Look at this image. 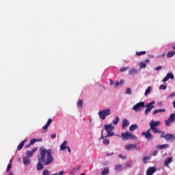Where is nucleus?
<instances>
[{
  "label": "nucleus",
  "mask_w": 175,
  "mask_h": 175,
  "mask_svg": "<svg viewBox=\"0 0 175 175\" xmlns=\"http://www.w3.org/2000/svg\"><path fill=\"white\" fill-rule=\"evenodd\" d=\"M158 152H159V150H154L152 152V157H157V155H158Z\"/></svg>",
  "instance_id": "79ce46f5"
},
{
  "label": "nucleus",
  "mask_w": 175,
  "mask_h": 175,
  "mask_svg": "<svg viewBox=\"0 0 175 175\" xmlns=\"http://www.w3.org/2000/svg\"><path fill=\"white\" fill-rule=\"evenodd\" d=\"M110 109H106L98 111L99 118L100 120H106V117L110 116Z\"/></svg>",
  "instance_id": "39448f33"
},
{
  "label": "nucleus",
  "mask_w": 175,
  "mask_h": 175,
  "mask_svg": "<svg viewBox=\"0 0 175 175\" xmlns=\"http://www.w3.org/2000/svg\"><path fill=\"white\" fill-rule=\"evenodd\" d=\"M120 122V118H118V116H116L115 120L113 122V125H117V124H118V122Z\"/></svg>",
  "instance_id": "7c9ffc66"
},
{
  "label": "nucleus",
  "mask_w": 175,
  "mask_h": 175,
  "mask_svg": "<svg viewBox=\"0 0 175 175\" xmlns=\"http://www.w3.org/2000/svg\"><path fill=\"white\" fill-rule=\"evenodd\" d=\"M165 55H166V54L163 53V54L161 55L160 57H162L163 58H165Z\"/></svg>",
  "instance_id": "4d7b16f0"
},
{
  "label": "nucleus",
  "mask_w": 175,
  "mask_h": 175,
  "mask_svg": "<svg viewBox=\"0 0 175 175\" xmlns=\"http://www.w3.org/2000/svg\"><path fill=\"white\" fill-rule=\"evenodd\" d=\"M164 138L167 142L175 140V136L173 134L167 133L163 135H160V139Z\"/></svg>",
  "instance_id": "1a4fd4ad"
},
{
  "label": "nucleus",
  "mask_w": 175,
  "mask_h": 175,
  "mask_svg": "<svg viewBox=\"0 0 175 175\" xmlns=\"http://www.w3.org/2000/svg\"><path fill=\"white\" fill-rule=\"evenodd\" d=\"M25 142H27V139H25L21 142V144L18 146L17 150L20 151V150H22L23 147H24V144H25Z\"/></svg>",
  "instance_id": "412c9836"
},
{
  "label": "nucleus",
  "mask_w": 175,
  "mask_h": 175,
  "mask_svg": "<svg viewBox=\"0 0 175 175\" xmlns=\"http://www.w3.org/2000/svg\"><path fill=\"white\" fill-rule=\"evenodd\" d=\"M55 175H64V171H60L59 173L54 174Z\"/></svg>",
  "instance_id": "49530a36"
},
{
  "label": "nucleus",
  "mask_w": 175,
  "mask_h": 175,
  "mask_svg": "<svg viewBox=\"0 0 175 175\" xmlns=\"http://www.w3.org/2000/svg\"><path fill=\"white\" fill-rule=\"evenodd\" d=\"M150 92H151V86H148V88L146 90L145 96H147V95H148V94H150Z\"/></svg>",
  "instance_id": "c85d7f7f"
},
{
  "label": "nucleus",
  "mask_w": 175,
  "mask_h": 175,
  "mask_svg": "<svg viewBox=\"0 0 175 175\" xmlns=\"http://www.w3.org/2000/svg\"><path fill=\"white\" fill-rule=\"evenodd\" d=\"M38 142H42V138L38 139Z\"/></svg>",
  "instance_id": "69168bd1"
},
{
  "label": "nucleus",
  "mask_w": 175,
  "mask_h": 175,
  "mask_svg": "<svg viewBox=\"0 0 175 175\" xmlns=\"http://www.w3.org/2000/svg\"><path fill=\"white\" fill-rule=\"evenodd\" d=\"M42 175H50V171H49L48 170H44L42 172Z\"/></svg>",
  "instance_id": "c9c22d12"
},
{
  "label": "nucleus",
  "mask_w": 175,
  "mask_h": 175,
  "mask_svg": "<svg viewBox=\"0 0 175 175\" xmlns=\"http://www.w3.org/2000/svg\"><path fill=\"white\" fill-rule=\"evenodd\" d=\"M83 105H84V101L83 100H79L77 103V106L79 109H81V107H83Z\"/></svg>",
  "instance_id": "5701e85b"
},
{
  "label": "nucleus",
  "mask_w": 175,
  "mask_h": 175,
  "mask_svg": "<svg viewBox=\"0 0 175 175\" xmlns=\"http://www.w3.org/2000/svg\"><path fill=\"white\" fill-rule=\"evenodd\" d=\"M122 83H124V80H121V81L119 82V84H122Z\"/></svg>",
  "instance_id": "680f3d73"
},
{
  "label": "nucleus",
  "mask_w": 175,
  "mask_h": 175,
  "mask_svg": "<svg viewBox=\"0 0 175 175\" xmlns=\"http://www.w3.org/2000/svg\"><path fill=\"white\" fill-rule=\"evenodd\" d=\"M66 148H67L68 151L70 153L72 152V150H70V147L67 146Z\"/></svg>",
  "instance_id": "603ef678"
},
{
  "label": "nucleus",
  "mask_w": 175,
  "mask_h": 175,
  "mask_svg": "<svg viewBox=\"0 0 175 175\" xmlns=\"http://www.w3.org/2000/svg\"><path fill=\"white\" fill-rule=\"evenodd\" d=\"M128 70V67H123L120 69V72H126Z\"/></svg>",
  "instance_id": "58836bf2"
},
{
  "label": "nucleus",
  "mask_w": 175,
  "mask_h": 175,
  "mask_svg": "<svg viewBox=\"0 0 175 175\" xmlns=\"http://www.w3.org/2000/svg\"><path fill=\"white\" fill-rule=\"evenodd\" d=\"M153 105H155V101H152L150 103H148L146 105V109L145 110V116H148L151 110L155 107Z\"/></svg>",
  "instance_id": "0eeeda50"
},
{
  "label": "nucleus",
  "mask_w": 175,
  "mask_h": 175,
  "mask_svg": "<svg viewBox=\"0 0 175 175\" xmlns=\"http://www.w3.org/2000/svg\"><path fill=\"white\" fill-rule=\"evenodd\" d=\"M136 129H137V124H132L129 127V131H131V132H133V131H136Z\"/></svg>",
  "instance_id": "b1692460"
},
{
  "label": "nucleus",
  "mask_w": 175,
  "mask_h": 175,
  "mask_svg": "<svg viewBox=\"0 0 175 175\" xmlns=\"http://www.w3.org/2000/svg\"><path fill=\"white\" fill-rule=\"evenodd\" d=\"M121 137L122 140H135V139H137V137L132 134V133L128 131H126L125 133H122Z\"/></svg>",
  "instance_id": "20e7f679"
},
{
  "label": "nucleus",
  "mask_w": 175,
  "mask_h": 175,
  "mask_svg": "<svg viewBox=\"0 0 175 175\" xmlns=\"http://www.w3.org/2000/svg\"><path fill=\"white\" fill-rule=\"evenodd\" d=\"M124 167L121 164H118L115 166L116 172H122Z\"/></svg>",
  "instance_id": "4468645a"
},
{
  "label": "nucleus",
  "mask_w": 175,
  "mask_h": 175,
  "mask_svg": "<svg viewBox=\"0 0 175 175\" xmlns=\"http://www.w3.org/2000/svg\"><path fill=\"white\" fill-rule=\"evenodd\" d=\"M80 175H85V174H84V173H82V174H81Z\"/></svg>",
  "instance_id": "774afa93"
},
{
  "label": "nucleus",
  "mask_w": 175,
  "mask_h": 175,
  "mask_svg": "<svg viewBox=\"0 0 175 175\" xmlns=\"http://www.w3.org/2000/svg\"><path fill=\"white\" fill-rule=\"evenodd\" d=\"M103 144H105V146H107L108 144H110V140L107 139H105L103 141Z\"/></svg>",
  "instance_id": "72a5a7b5"
},
{
  "label": "nucleus",
  "mask_w": 175,
  "mask_h": 175,
  "mask_svg": "<svg viewBox=\"0 0 175 175\" xmlns=\"http://www.w3.org/2000/svg\"><path fill=\"white\" fill-rule=\"evenodd\" d=\"M167 76L168 79H171V80H173V79H174V75H173V73H172V72L167 73Z\"/></svg>",
  "instance_id": "473e14b6"
},
{
  "label": "nucleus",
  "mask_w": 175,
  "mask_h": 175,
  "mask_svg": "<svg viewBox=\"0 0 175 175\" xmlns=\"http://www.w3.org/2000/svg\"><path fill=\"white\" fill-rule=\"evenodd\" d=\"M149 125L150 128V131L153 132V133H162V131H161L159 129H158V126L161 125V122L159 121H154L152 120L150 122Z\"/></svg>",
  "instance_id": "7ed1b4c3"
},
{
  "label": "nucleus",
  "mask_w": 175,
  "mask_h": 175,
  "mask_svg": "<svg viewBox=\"0 0 175 175\" xmlns=\"http://www.w3.org/2000/svg\"><path fill=\"white\" fill-rule=\"evenodd\" d=\"M66 146H68V141L66 140L60 146V150H62V151L66 150V147H68Z\"/></svg>",
  "instance_id": "f3484780"
},
{
  "label": "nucleus",
  "mask_w": 175,
  "mask_h": 175,
  "mask_svg": "<svg viewBox=\"0 0 175 175\" xmlns=\"http://www.w3.org/2000/svg\"><path fill=\"white\" fill-rule=\"evenodd\" d=\"M146 66H147V64H146V63H144V62L139 63V67L141 69H145Z\"/></svg>",
  "instance_id": "2f4dec72"
},
{
  "label": "nucleus",
  "mask_w": 175,
  "mask_h": 175,
  "mask_svg": "<svg viewBox=\"0 0 175 175\" xmlns=\"http://www.w3.org/2000/svg\"><path fill=\"white\" fill-rule=\"evenodd\" d=\"M175 114L172 113L167 120H165L166 126H170V122H174Z\"/></svg>",
  "instance_id": "9b49d317"
},
{
  "label": "nucleus",
  "mask_w": 175,
  "mask_h": 175,
  "mask_svg": "<svg viewBox=\"0 0 175 175\" xmlns=\"http://www.w3.org/2000/svg\"><path fill=\"white\" fill-rule=\"evenodd\" d=\"M169 148V144H163V145H158L156 146V148H157V150H163V148Z\"/></svg>",
  "instance_id": "a211bd4d"
},
{
  "label": "nucleus",
  "mask_w": 175,
  "mask_h": 175,
  "mask_svg": "<svg viewBox=\"0 0 175 175\" xmlns=\"http://www.w3.org/2000/svg\"><path fill=\"white\" fill-rule=\"evenodd\" d=\"M137 73V71L135 70L134 68L129 70V74L130 75H136Z\"/></svg>",
  "instance_id": "c756f323"
},
{
  "label": "nucleus",
  "mask_w": 175,
  "mask_h": 175,
  "mask_svg": "<svg viewBox=\"0 0 175 175\" xmlns=\"http://www.w3.org/2000/svg\"><path fill=\"white\" fill-rule=\"evenodd\" d=\"M126 126H129V121L126 119L122 120V129H125Z\"/></svg>",
  "instance_id": "2eb2a0df"
},
{
  "label": "nucleus",
  "mask_w": 175,
  "mask_h": 175,
  "mask_svg": "<svg viewBox=\"0 0 175 175\" xmlns=\"http://www.w3.org/2000/svg\"><path fill=\"white\" fill-rule=\"evenodd\" d=\"M81 167V165H80L79 167L74 168L73 171L74 172H77V170H79Z\"/></svg>",
  "instance_id": "8fccbe9b"
},
{
  "label": "nucleus",
  "mask_w": 175,
  "mask_h": 175,
  "mask_svg": "<svg viewBox=\"0 0 175 175\" xmlns=\"http://www.w3.org/2000/svg\"><path fill=\"white\" fill-rule=\"evenodd\" d=\"M172 48L174 49V50H175V45H174Z\"/></svg>",
  "instance_id": "338daca9"
},
{
  "label": "nucleus",
  "mask_w": 175,
  "mask_h": 175,
  "mask_svg": "<svg viewBox=\"0 0 175 175\" xmlns=\"http://www.w3.org/2000/svg\"><path fill=\"white\" fill-rule=\"evenodd\" d=\"M40 154L38 157V162L44 163V166H47L53 163L54 157L51 154V150H46L44 148H40Z\"/></svg>",
  "instance_id": "f257e3e1"
},
{
  "label": "nucleus",
  "mask_w": 175,
  "mask_h": 175,
  "mask_svg": "<svg viewBox=\"0 0 175 175\" xmlns=\"http://www.w3.org/2000/svg\"><path fill=\"white\" fill-rule=\"evenodd\" d=\"M44 167L43 166V163L41 161H38L36 167L37 170L38 171L43 170Z\"/></svg>",
  "instance_id": "6ab92c4d"
},
{
  "label": "nucleus",
  "mask_w": 175,
  "mask_h": 175,
  "mask_svg": "<svg viewBox=\"0 0 175 175\" xmlns=\"http://www.w3.org/2000/svg\"><path fill=\"white\" fill-rule=\"evenodd\" d=\"M51 122H53V120H51V118H49L47 121L46 125L49 126Z\"/></svg>",
  "instance_id": "c03bdc74"
},
{
  "label": "nucleus",
  "mask_w": 175,
  "mask_h": 175,
  "mask_svg": "<svg viewBox=\"0 0 175 175\" xmlns=\"http://www.w3.org/2000/svg\"><path fill=\"white\" fill-rule=\"evenodd\" d=\"M167 80H169V77H167V75H166V77H165V78L163 79V82L166 83Z\"/></svg>",
  "instance_id": "37998d69"
},
{
  "label": "nucleus",
  "mask_w": 175,
  "mask_h": 175,
  "mask_svg": "<svg viewBox=\"0 0 175 175\" xmlns=\"http://www.w3.org/2000/svg\"><path fill=\"white\" fill-rule=\"evenodd\" d=\"M173 106H174V107L175 109V100L173 102Z\"/></svg>",
  "instance_id": "0e129e2a"
},
{
  "label": "nucleus",
  "mask_w": 175,
  "mask_h": 175,
  "mask_svg": "<svg viewBox=\"0 0 175 175\" xmlns=\"http://www.w3.org/2000/svg\"><path fill=\"white\" fill-rule=\"evenodd\" d=\"M155 69L156 70H161V69H162V66H158Z\"/></svg>",
  "instance_id": "09e8293b"
},
{
  "label": "nucleus",
  "mask_w": 175,
  "mask_h": 175,
  "mask_svg": "<svg viewBox=\"0 0 175 175\" xmlns=\"http://www.w3.org/2000/svg\"><path fill=\"white\" fill-rule=\"evenodd\" d=\"M119 158H122V159H125V157H122V154H119Z\"/></svg>",
  "instance_id": "6e6d98bb"
},
{
  "label": "nucleus",
  "mask_w": 175,
  "mask_h": 175,
  "mask_svg": "<svg viewBox=\"0 0 175 175\" xmlns=\"http://www.w3.org/2000/svg\"><path fill=\"white\" fill-rule=\"evenodd\" d=\"M151 129H148L147 130L146 132H142V136H145V138L150 140H152V139L154 138V135H152V134H151Z\"/></svg>",
  "instance_id": "9d476101"
},
{
  "label": "nucleus",
  "mask_w": 175,
  "mask_h": 175,
  "mask_svg": "<svg viewBox=\"0 0 175 175\" xmlns=\"http://www.w3.org/2000/svg\"><path fill=\"white\" fill-rule=\"evenodd\" d=\"M37 142H38V139L33 138V139H31V141H30V144H31V146H33V144L34 143H36Z\"/></svg>",
  "instance_id": "e433bc0d"
},
{
  "label": "nucleus",
  "mask_w": 175,
  "mask_h": 175,
  "mask_svg": "<svg viewBox=\"0 0 175 175\" xmlns=\"http://www.w3.org/2000/svg\"><path fill=\"white\" fill-rule=\"evenodd\" d=\"M160 90H166V88H167V85H161L160 87H159Z\"/></svg>",
  "instance_id": "ea45409f"
},
{
  "label": "nucleus",
  "mask_w": 175,
  "mask_h": 175,
  "mask_svg": "<svg viewBox=\"0 0 175 175\" xmlns=\"http://www.w3.org/2000/svg\"><path fill=\"white\" fill-rule=\"evenodd\" d=\"M118 85H120V82H118V81H116L114 83V88H118Z\"/></svg>",
  "instance_id": "4c0bfd02"
},
{
  "label": "nucleus",
  "mask_w": 175,
  "mask_h": 175,
  "mask_svg": "<svg viewBox=\"0 0 175 175\" xmlns=\"http://www.w3.org/2000/svg\"><path fill=\"white\" fill-rule=\"evenodd\" d=\"M136 55H137L138 57H139L140 55H143L144 54H147V52H146V51H137L136 52Z\"/></svg>",
  "instance_id": "cd10ccee"
},
{
  "label": "nucleus",
  "mask_w": 175,
  "mask_h": 175,
  "mask_svg": "<svg viewBox=\"0 0 175 175\" xmlns=\"http://www.w3.org/2000/svg\"><path fill=\"white\" fill-rule=\"evenodd\" d=\"M126 94H132V90H131V88H128L126 90Z\"/></svg>",
  "instance_id": "a19ab883"
},
{
  "label": "nucleus",
  "mask_w": 175,
  "mask_h": 175,
  "mask_svg": "<svg viewBox=\"0 0 175 175\" xmlns=\"http://www.w3.org/2000/svg\"><path fill=\"white\" fill-rule=\"evenodd\" d=\"M104 128L107 133V135L104 136L103 135V129L101 131V135L100 139H105L106 137H110L111 136H114V133H113V131H114V126L111 125V124H105L104 126Z\"/></svg>",
  "instance_id": "f03ea898"
},
{
  "label": "nucleus",
  "mask_w": 175,
  "mask_h": 175,
  "mask_svg": "<svg viewBox=\"0 0 175 175\" xmlns=\"http://www.w3.org/2000/svg\"><path fill=\"white\" fill-rule=\"evenodd\" d=\"M151 159V157H148V156H146L142 159V161L144 162V163H147L148 161H150Z\"/></svg>",
  "instance_id": "bb28decb"
},
{
  "label": "nucleus",
  "mask_w": 175,
  "mask_h": 175,
  "mask_svg": "<svg viewBox=\"0 0 175 175\" xmlns=\"http://www.w3.org/2000/svg\"><path fill=\"white\" fill-rule=\"evenodd\" d=\"M166 110L165 109H156L153 111V116L157 114V113H165Z\"/></svg>",
  "instance_id": "4be33fe9"
},
{
  "label": "nucleus",
  "mask_w": 175,
  "mask_h": 175,
  "mask_svg": "<svg viewBox=\"0 0 175 175\" xmlns=\"http://www.w3.org/2000/svg\"><path fill=\"white\" fill-rule=\"evenodd\" d=\"M31 146H32V144H31V142L28 144V145H27L25 147H26V148H29V147H31Z\"/></svg>",
  "instance_id": "5fc2aeb1"
},
{
  "label": "nucleus",
  "mask_w": 175,
  "mask_h": 175,
  "mask_svg": "<svg viewBox=\"0 0 175 175\" xmlns=\"http://www.w3.org/2000/svg\"><path fill=\"white\" fill-rule=\"evenodd\" d=\"M8 175H14V174H13V172L11 171Z\"/></svg>",
  "instance_id": "13d9d810"
},
{
  "label": "nucleus",
  "mask_w": 175,
  "mask_h": 175,
  "mask_svg": "<svg viewBox=\"0 0 175 175\" xmlns=\"http://www.w3.org/2000/svg\"><path fill=\"white\" fill-rule=\"evenodd\" d=\"M142 107H146V105L144 104V102L141 101L137 104H135L133 107L132 109L135 111H141Z\"/></svg>",
  "instance_id": "6e6552de"
},
{
  "label": "nucleus",
  "mask_w": 175,
  "mask_h": 175,
  "mask_svg": "<svg viewBox=\"0 0 175 175\" xmlns=\"http://www.w3.org/2000/svg\"><path fill=\"white\" fill-rule=\"evenodd\" d=\"M109 173V170L108 167H105L103 172H101L102 175H107Z\"/></svg>",
  "instance_id": "a878e982"
},
{
  "label": "nucleus",
  "mask_w": 175,
  "mask_h": 175,
  "mask_svg": "<svg viewBox=\"0 0 175 175\" xmlns=\"http://www.w3.org/2000/svg\"><path fill=\"white\" fill-rule=\"evenodd\" d=\"M174 55H175V51H170L167 54V58H172V57H174Z\"/></svg>",
  "instance_id": "393cba45"
},
{
  "label": "nucleus",
  "mask_w": 175,
  "mask_h": 175,
  "mask_svg": "<svg viewBox=\"0 0 175 175\" xmlns=\"http://www.w3.org/2000/svg\"><path fill=\"white\" fill-rule=\"evenodd\" d=\"M109 81H110V85H113V84H114V81H113V80H111V79H110L109 80Z\"/></svg>",
  "instance_id": "864d4df0"
},
{
  "label": "nucleus",
  "mask_w": 175,
  "mask_h": 175,
  "mask_svg": "<svg viewBox=\"0 0 175 175\" xmlns=\"http://www.w3.org/2000/svg\"><path fill=\"white\" fill-rule=\"evenodd\" d=\"M125 167H131V164L128 162L125 163Z\"/></svg>",
  "instance_id": "de8ad7c7"
},
{
  "label": "nucleus",
  "mask_w": 175,
  "mask_h": 175,
  "mask_svg": "<svg viewBox=\"0 0 175 175\" xmlns=\"http://www.w3.org/2000/svg\"><path fill=\"white\" fill-rule=\"evenodd\" d=\"M37 150H38V148H34L33 149L31 150V151L27 150L26 152V157H30V158H32V157H33V154L36 152Z\"/></svg>",
  "instance_id": "ddd939ff"
},
{
  "label": "nucleus",
  "mask_w": 175,
  "mask_h": 175,
  "mask_svg": "<svg viewBox=\"0 0 175 175\" xmlns=\"http://www.w3.org/2000/svg\"><path fill=\"white\" fill-rule=\"evenodd\" d=\"M161 136H165V131H163Z\"/></svg>",
  "instance_id": "052dcab7"
},
{
  "label": "nucleus",
  "mask_w": 175,
  "mask_h": 175,
  "mask_svg": "<svg viewBox=\"0 0 175 175\" xmlns=\"http://www.w3.org/2000/svg\"><path fill=\"white\" fill-rule=\"evenodd\" d=\"M157 172V168L154 167H150L146 171V175H153Z\"/></svg>",
  "instance_id": "f8f14e48"
},
{
  "label": "nucleus",
  "mask_w": 175,
  "mask_h": 175,
  "mask_svg": "<svg viewBox=\"0 0 175 175\" xmlns=\"http://www.w3.org/2000/svg\"><path fill=\"white\" fill-rule=\"evenodd\" d=\"M173 161V157H168L165 160L164 166H169V163H170Z\"/></svg>",
  "instance_id": "aec40b11"
},
{
  "label": "nucleus",
  "mask_w": 175,
  "mask_h": 175,
  "mask_svg": "<svg viewBox=\"0 0 175 175\" xmlns=\"http://www.w3.org/2000/svg\"><path fill=\"white\" fill-rule=\"evenodd\" d=\"M170 96H175V94L174 93H172V94H171L170 95Z\"/></svg>",
  "instance_id": "bf43d9fd"
},
{
  "label": "nucleus",
  "mask_w": 175,
  "mask_h": 175,
  "mask_svg": "<svg viewBox=\"0 0 175 175\" xmlns=\"http://www.w3.org/2000/svg\"><path fill=\"white\" fill-rule=\"evenodd\" d=\"M145 62L147 63V62H150V59H147L145 60Z\"/></svg>",
  "instance_id": "e2e57ef3"
},
{
  "label": "nucleus",
  "mask_w": 175,
  "mask_h": 175,
  "mask_svg": "<svg viewBox=\"0 0 175 175\" xmlns=\"http://www.w3.org/2000/svg\"><path fill=\"white\" fill-rule=\"evenodd\" d=\"M51 139H55V137H57V135L55 133L51 134Z\"/></svg>",
  "instance_id": "a18cd8bd"
},
{
  "label": "nucleus",
  "mask_w": 175,
  "mask_h": 175,
  "mask_svg": "<svg viewBox=\"0 0 175 175\" xmlns=\"http://www.w3.org/2000/svg\"><path fill=\"white\" fill-rule=\"evenodd\" d=\"M126 150L127 151H131V150H135V151H138V150H140V146H139L138 143L136 144H130L125 146Z\"/></svg>",
  "instance_id": "423d86ee"
},
{
  "label": "nucleus",
  "mask_w": 175,
  "mask_h": 175,
  "mask_svg": "<svg viewBox=\"0 0 175 175\" xmlns=\"http://www.w3.org/2000/svg\"><path fill=\"white\" fill-rule=\"evenodd\" d=\"M10 162H12V160L10 161V163L8 165L6 172H10V170L12 169V164Z\"/></svg>",
  "instance_id": "f704fd0d"
},
{
  "label": "nucleus",
  "mask_w": 175,
  "mask_h": 175,
  "mask_svg": "<svg viewBox=\"0 0 175 175\" xmlns=\"http://www.w3.org/2000/svg\"><path fill=\"white\" fill-rule=\"evenodd\" d=\"M23 163L24 165H29L31 163V159L28 157V156H26L23 158Z\"/></svg>",
  "instance_id": "dca6fc26"
},
{
  "label": "nucleus",
  "mask_w": 175,
  "mask_h": 175,
  "mask_svg": "<svg viewBox=\"0 0 175 175\" xmlns=\"http://www.w3.org/2000/svg\"><path fill=\"white\" fill-rule=\"evenodd\" d=\"M47 128H49V126H48V124H46L45 126H44L42 127V129H44V131H46V129H47Z\"/></svg>",
  "instance_id": "3c124183"
}]
</instances>
